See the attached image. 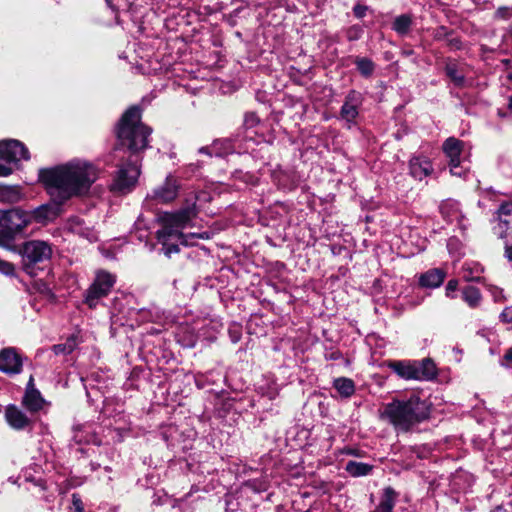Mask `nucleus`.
<instances>
[{"label": "nucleus", "instance_id": "f257e3e1", "mask_svg": "<svg viewBox=\"0 0 512 512\" xmlns=\"http://www.w3.org/2000/svg\"><path fill=\"white\" fill-rule=\"evenodd\" d=\"M99 169L92 163L74 160L52 168L39 170V181L50 195L52 203L43 204L29 212L31 222L53 221L60 214V206L67 200L85 195L99 177Z\"/></svg>", "mask_w": 512, "mask_h": 512}, {"label": "nucleus", "instance_id": "f03ea898", "mask_svg": "<svg viewBox=\"0 0 512 512\" xmlns=\"http://www.w3.org/2000/svg\"><path fill=\"white\" fill-rule=\"evenodd\" d=\"M151 132V128L141 123L137 107H131L123 114L117 128L118 144L113 153L119 160L111 185L113 191L127 193L136 185L140 174L137 153L147 148Z\"/></svg>", "mask_w": 512, "mask_h": 512}, {"label": "nucleus", "instance_id": "7ed1b4c3", "mask_svg": "<svg viewBox=\"0 0 512 512\" xmlns=\"http://www.w3.org/2000/svg\"><path fill=\"white\" fill-rule=\"evenodd\" d=\"M429 414L428 403L412 395L407 399H394L387 403L380 413V418L392 425L396 432H408L426 420Z\"/></svg>", "mask_w": 512, "mask_h": 512}, {"label": "nucleus", "instance_id": "20e7f679", "mask_svg": "<svg viewBox=\"0 0 512 512\" xmlns=\"http://www.w3.org/2000/svg\"><path fill=\"white\" fill-rule=\"evenodd\" d=\"M197 216L196 204L187 205L177 212H164L159 215L158 220L162 228L157 231V239L162 244L163 253L170 257L173 253L179 252V246L171 240L181 241L183 239L182 230L189 226L191 221Z\"/></svg>", "mask_w": 512, "mask_h": 512}, {"label": "nucleus", "instance_id": "39448f33", "mask_svg": "<svg viewBox=\"0 0 512 512\" xmlns=\"http://www.w3.org/2000/svg\"><path fill=\"white\" fill-rule=\"evenodd\" d=\"M388 367L405 380L428 381L434 379L437 375L436 365L430 358L421 361H391Z\"/></svg>", "mask_w": 512, "mask_h": 512}, {"label": "nucleus", "instance_id": "423d86ee", "mask_svg": "<svg viewBox=\"0 0 512 512\" xmlns=\"http://www.w3.org/2000/svg\"><path fill=\"white\" fill-rule=\"evenodd\" d=\"M22 258L23 270L30 274H34V267L37 264L50 260L53 250L51 245L42 240H30L22 244L18 249Z\"/></svg>", "mask_w": 512, "mask_h": 512}, {"label": "nucleus", "instance_id": "0eeeda50", "mask_svg": "<svg viewBox=\"0 0 512 512\" xmlns=\"http://www.w3.org/2000/svg\"><path fill=\"white\" fill-rule=\"evenodd\" d=\"M22 159H29V152L23 143L13 139L0 141V160L6 163H0L1 177L12 174V165L16 166Z\"/></svg>", "mask_w": 512, "mask_h": 512}, {"label": "nucleus", "instance_id": "6e6552de", "mask_svg": "<svg viewBox=\"0 0 512 512\" xmlns=\"http://www.w3.org/2000/svg\"><path fill=\"white\" fill-rule=\"evenodd\" d=\"M116 283V276L105 271L96 272L95 279L85 294V303L90 308H95L99 299L106 297Z\"/></svg>", "mask_w": 512, "mask_h": 512}, {"label": "nucleus", "instance_id": "1a4fd4ad", "mask_svg": "<svg viewBox=\"0 0 512 512\" xmlns=\"http://www.w3.org/2000/svg\"><path fill=\"white\" fill-rule=\"evenodd\" d=\"M31 223L29 212L14 208L8 211H0V226L8 231L9 234H15L22 231Z\"/></svg>", "mask_w": 512, "mask_h": 512}, {"label": "nucleus", "instance_id": "9d476101", "mask_svg": "<svg viewBox=\"0 0 512 512\" xmlns=\"http://www.w3.org/2000/svg\"><path fill=\"white\" fill-rule=\"evenodd\" d=\"M178 190L179 183L177 179L172 175H168L165 182L155 188L150 197L158 203H169L177 197Z\"/></svg>", "mask_w": 512, "mask_h": 512}, {"label": "nucleus", "instance_id": "9b49d317", "mask_svg": "<svg viewBox=\"0 0 512 512\" xmlns=\"http://www.w3.org/2000/svg\"><path fill=\"white\" fill-rule=\"evenodd\" d=\"M362 104V95L361 93L351 90L347 96L345 97V101L340 110L341 119L345 120L347 123L352 124L355 122L359 114V107Z\"/></svg>", "mask_w": 512, "mask_h": 512}, {"label": "nucleus", "instance_id": "f8f14e48", "mask_svg": "<svg viewBox=\"0 0 512 512\" xmlns=\"http://www.w3.org/2000/svg\"><path fill=\"white\" fill-rule=\"evenodd\" d=\"M5 420L15 430L31 429L33 420L26 415L19 407L8 405L5 409Z\"/></svg>", "mask_w": 512, "mask_h": 512}, {"label": "nucleus", "instance_id": "ddd939ff", "mask_svg": "<svg viewBox=\"0 0 512 512\" xmlns=\"http://www.w3.org/2000/svg\"><path fill=\"white\" fill-rule=\"evenodd\" d=\"M498 223L494 229L501 239L512 240V203L502 204L498 209Z\"/></svg>", "mask_w": 512, "mask_h": 512}, {"label": "nucleus", "instance_id": "4468645a", "mask_svg": "<svg viewBox=\"0 0 512 512\" xmlns=\"http://www.w3.org/2000/svg\"><path fill=\"white\" fill-rule=\"evenodd\" d=\"M430 159L423 155H414L409 160V174L416 180H423L433 173Z\"/></svg>", "mask_w": 512, "mask_h": 512}, {"label": "nucleus", "instance_id": "2eb2a0df", "mask_svg": "<svg viewBox=\"0 0 512 512\" xmlns=\"http://www.w3.org/2000/svg\"><path fill=\"white\" fill-rule=\"evenodd\" d=\"M22 367L20 356L14 348H5L0 352V371L19 373Z\"/></svg>", "mask_w": 512, "mask_h": 512}, {"label": "nucleus", "instance_id": "dca6fc26", "mask_svg": "<svg viewBox=\"0 0 512 512\" xmlns=\"http://www.w3.org/2000/svg\"><path fill=\"white\" fill-rule=\"evenodd\" d=\"M31 382L32 379L27 386L26 392L22 399V404L29 412L35 413L43 408L45 400L41 396L40 392L31 386Z\"/></svg>", "mask_w": 512, "mask_h": 512}, {"label": "nucleus", "instance_id": "f3484780", "mask_svg": "<svg viewBox=\"0 0 512 512\" xmlns=\"http://www.w3.org/2000/svg\"><path fill=\"white\" fill-rule=\"evenodd\" d=\"M73 441L77 444H101V440L89 424L74 427Z\"/></svg>", "mask_w": 512, "mask_h": 512}, {"label": "nucleus", "instance_id": "a211bd4d", "mask_svg": "<svg viewBox=\"0 0 512 512\" xmlns=\"http://www.w3.org/2000/svg\"><path fill=\"white\" fill-rule=\"evenodd\" d=\"M442 216L450 223L456 222L462 225L464 216L460 210V205L455 200H446L440 206Z\"/></svg>", "mask_w": 512, "mask_h": 512}, {"label": "nucleus", "instance_id": "6ab92c4d", "mask_svg": "<svg viewBox=\"0 0 512 512\" xmlns=\"http://www.w3.org/2000/svg\"><path fill=\"white\" fill-rule=\"evenodd\" d=\"M233 151V146L230 140H216L210 146L201 147L199 153L207 154L209 156L224 157Z\"/></svg>", "mask_w": 512, "mask_h": 512}, {"label": "nucleus", "instance_id": "aec40b11", "mask_svg": "<svg viewBox=\"0 0 512 512\" xmlns=\"http://www.w3.org/2000/svg\"><path fill=\"white\" fill-rule=\"evenodd\" d=\"M444 278L445 272L439 268H434L421 274L419 284L426 288H437L443 283Z\"/></svg>", "mask_w": 512, "mask_h": 512}, {"label": "nucleus", "instance_id": "412c9836", "mask_svg": "<svg viewBox=\"0 0 512 512\" xmlns=\"http://www.w3.org/2000/svg\"><path fill=\"white\" fill-rule=\"evenodd\" d=\"M442 148L446 157L449 158V163H454L460 160L463 142L455 137H449L444 141Z\"/></svg>", "mask_w": 512, "mask_h": 512}, {"label": "nucleus", "instance_id": "4be33fe9", "mask_svg": "<svg viewBox=\"0 0 512 512\" xmlns=\"http://www.w3.org/2000/svg\"><path fill=\"white\" fill-rule=\"evenodd\" d=\"M397 499V493L391 487L383 490L381 501L373 512H392Z\"/></svg>", "mask_w": 512, "mask_h": 512}, {"label": "nucleus", "instance_id": "5701e85b", "mask_svg": "<svg viewBox=\"0 0 512 512\" xmlns=\"http://www.w3.org/2000/svg\"><path fill=\"white\" fill-rule=\"evenodd\" d=\"M483 267L478 263H465L462 267V278L467 282H480Z\"/></svg>", "mask_w": 512, "mask_h": 512}, {"label": "nucleus", "instance_id": "b1692460", "mask_svg": "<svg viewBox=\"0 0 512 512\" xmlns=\"http://www.w3.org/2000/svg\"><path fill=\"white\" fill-rule=\"evenodd\" d=\"M372 470V465L357 461H348L345 466V471L352 477L366 476L370 474Z\"/></svg>", "mask_w": 512, "mask_h": 512}, {"label": "nucleus", "instance_id": "393cba45", "mask_svg": "<svg viewBox=\"0 0 512 512\" xmlns=\"http://www.w3.org/2000/svg\"><path fill=\"white\" fill-rule=\"evenodd\" d=\"M462 299L471 308H477L482 300L481 293L478 288L474 286H466L462 290Z\"/></svg>", "mask_w": 512, "mask_h": 512}, {"label": "nucleus", "instance_id": "a878e982", "mask_svg": "<svg viewBox=\"0 0 512 512\" xmlns=\"http://www.w3.org/2000/svg\"><path fill=\"white\" fill-rule=\"evenodd\" d=\"M333 386L345 398L352 396L355 392L354 382L349 378H337L334 380Z\"/></svg>", "mask_w": 512, "mask_h": 512}, {"label": "nucleus", "instance_id": "bb28decb", "mask_svg": "<svg viewBox=\"0 0 512 512\" xmlns=\"http://www.w3.org/2000/svg\"><path fill=\"white\" fill-rule=\"evenodd\" d=\"M18 186L0 185V201L14 203L20 200Z\"/></svg>", "mask_w": 512, "mask_h": 512}, {"label": "nucleus", "instance_id": "cd10ccee", "mask_svg": "<svg viewBox=\"0 0 512 512\" xmlns=\"http://www.w3.org/2000/svg\"><path fill=\"white\" fill-rule=\"evenodd\" d=\"M446 75L451 79V81L457 87H462L465 85V77L464 74L458 69L456 64L449 63L445 67Z\"/></svg>", "mask_w": 512, "mask_h": 512}, {"label": "nucleus", "instance_id": "c85d7f7f", "mask_svg": "<svg viewBox=\"0 0 512 512\" xmlns=\"http://www.w3.org/2000/svg\"><path fill=\"white\" fill-rule=\"evenodd\" d=\"M412 24V19L409 15L403 14L395 18L392 28L400 35L408 33Z\"/></svg>", "mask_w": 512, "mask_h": 512}, {"label": "nucleus", "instance_id": "c756f323", "mask_svg": "<svg viewBox=\"0 0 512 512\" xmlns=\"http://www.w3.org/2000/svg\"><path fill=\"white\" fill-rule=\"evenodd\" d=\"M355 64L360 74L364 77H370L375 70V65L372 60L366 57H357Z\"/></svg>", "mask_w": 512, "mask_h": 512}, {"label": "nucleus", "instance_id": "7c9ffc66", "mask_svg": "<svg viewBox=\"0 0 512 512\" xmlns=\"http://www.w3.org/2000/svg\"><path fill=\"white\" fill-rule=\"evenodd\" d=\"M78 345L77 337L72 335L70 336L65 343L57 344L53 346V351L56 355L59 354H70L74 351L76 346Z\"/></svg>", "mask_w": 512, "mask_h": 512}, {"label": "nucleus", "instance_id": "2f4dec72", "mask_svg": "<svg viewBox=\"0 0 512 512\" xmlns=\"http://www.w3.org/2000/svg\"><path fill=\"white\" fill-rule=\"evenodd\" d=\"M363 29L359 25H353L346 31V37L349 41H356L361 38Z\"/></svg>", "mask_w": 512, "mask_h": 512}, {"label": "nucleus", "instance_id": "473e14b6", "mask_svg": "<svg viewBox=\"0 0 512 512\" xmlns=\"http://www.w3.org/2000/svg\"><path fill=\"white\" fill-rule=\"evenodd\" d=\"M450 172L454 176L462 177L465 176L466 168L461 165V160L454 163H449Z\"/></svg>", "mask_w": 512, "mask_h": 512}, {"label": "nucleus", "instance_id": "72a5a7b5", "mask_svg": "<svg viewBox=\"0 0 512 512\" xmlns=\"http://www.w3.org/2000/svg\"><path fill=\"white\" fill-rule=\"evenodd\" d=\"M0 273L6 276H14L15 266L8 261L0 259Z\"/></svg>", "mask_w": 512, "mask_h": 512}, {"label": "nucleus", "instance_id": "f704fd0d", "mask_svg": "<svg viewBox=\"0 0 512 512\" xmlns=\"http://www.w3.org/2000/svg\"><path fill=\"white\" fill-rule=\"evenodd\" d=\"M258 122H259V118L257 117V115L255 113L249 112V113L245 114L244 125L247 128L254 127Z\"/></svg>", "mask_w": 512, "mask_h": 512}, {"label": "nucleus", "instance_id": "c9c22d12", "mask_svg": "<svg viewBox=\"0 0 512 512\" xmlns=\"http://www.w3.org/2000/svg\"><path fill=\"white\" fill-rule=\"evenodd\" d=\"M448 34H449L448 29L444 26H440V27L436 28L435 31L433 32V37L436 40H442L446 36H448Z\"/></svg>", "mask_w": 512, "mask_h": 512}, {"label": "nucleus", "instance_id": "e433bc0d", "mask_svg": "<svg viewBox=\"0 0 512 512\" xmlns=\"http://www.w3.org/2000/svg\"><path fill=\"white\" fill-rule=\"evenodd\" d=\"M501 365L507 368H512V347L507 349L505 352L501 361Z\"/></svg>", "mask_w": 512, "mask_h": 512}, {"label": "nucleus", "instance_id": "4c0bfd02", "mask_svg": "<svg viewBox=\"0 0 512 512\" xmlns=\"http://www.w3.org/2000/svg\"><path fill=\"white\" fill-rule=\"evenodd\" d=\"M490 292L495 302H501L505 299L503 290L498 287H490Z\"/></svg>", "mask_w": 512, "mask_h": 512}, {"label": "nucleus", "instance_id": "58836bf2", "mask_svg": "<svg viewBox=\"0 0 512 512\" xmlns=\"http://www.w3.org/2000/svg\"><path fill=\"white\" fill-rule=\"evenodd\" d=\"M72 502H73V506H74L73 512H84L82 500L78 495L73 494Z\"/></svg>", "mask_w": 512, "mask_h": 512}, {"label": "nucleus", "instance_id": "ea45409f", "mask_svg": "<svg viewBox=\"0 0 512 512\" xmlns=\"http://www.w3.org/2000/svg\"><path fill=\"white\" fill-rule=\"evenodd\" d=\"M368 10L367 6L357 4L353 8V13L357 18H363Z\"/></svg>", "mask_w": 512, "mask_h": 512}, {"label": "nucleus", "instance_id": "a19ab883", "mask_svg": "<svg viewBox=\"0 0 512 512\" xmlns=\"http://www.w3.org/2000/svg\"><path fill=\"white\" fill-rule=\"evenodd\" d=\"M503 322L512 323V306L506 307L500 315Z\"/></svg>", "mask_w": 512, "mask_h": 512}, {"label": "nucleus", "instance_id": "79ce46f5", "mask_svg": "<svg viewBox=\"0 0 512 512\" xmlns=\"http://www.w3.org/2000/svg\"><path fill=\"white\" fill-rule=\"evenodd\" d=\"M510 14V9L508 7H499L495 13L496 17L501 19H507Z\"/></svg>", "mask_w": 512, "mask_h": 512}, {"label": "nucleus", "instance_id": "37998d69", "mask_svg": "<svg viewBox=\"0 0 512 512\" xmlns=\"http://www.w3.org/2000/svg\"><path fill=\"white\" fill-rule=\"evenodd\" d=\"M458 282L457 280H450L448 281L446 285V294L447 296H450L451 292H454L457 289Z\"/></svg>", "mask_w": 512, "mask_h": 512}, {"label": "nucleus", "instance_id": "c03bdc74", "mask_svg": "<svg viewBox=\"0 0 512 512\" xmlns=\"http://www.w3.org/2000/svg\"><path fill=\"white\" fill-rule=\"evenodd\" d=\"M504 256L507 258L508 261L512 262V244H506Z\"/></svg>", "mask_w": 512, "mask_h": 512}, {"label": "nucleus", "instance_id": "a18cd8bd", "mask_svg": "<svg viewBox=\"0 0 512 512\" xmlns=\"http://www.w3.org/2000/svg\"><path fill=\"white\" fill-rule=\"evenodd\" d=\"M509 108L512 109V95L509 97Z\"/></svg>", "mask_w": 512, "mask_h": 512}, {"label": "nucleus", "instance_id": "49530a36", "mask_svg": "<svg viewBox=\"0 0 512 512\" xmlns=\"http://www.w3.org/2000/svg\"><path fill=\"white\" fill-rule=\"evenodd\" d=\"M511 34H512V28H511Z\"/></svg>", "mask_w": 512, "mask_h": 512}]
</instances>
